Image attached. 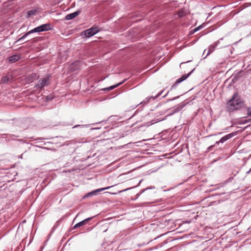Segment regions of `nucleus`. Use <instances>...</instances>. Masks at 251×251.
<instances>
[{"instance_id":"3","label":"nucleus","mask_w":251,"mask_h":251,"mask_svg":"<svg viewBox=\"0 0 251 251\" xmlns=\"http://www.w3.org/2000/svg\"><path fill=\"white\" fill-rule=\"evenodd\" d=\"M98 32L97 27H91L83 31L84 35L86 37H90Z\"/></svg>"},{"instance_id":"9","label":"nucleus","mask_w":251,"mask_h":251,"mask_svg":"<svg viewBox=\"0 0 251 251\" xmlns=\"http://www.w3.org/2000/svg\"><path fill=\"white\" fill-rule=\"evenodd\" d=\"M20 59V56L17 54H15L11 56L9 58V60L10 62L14 63Z\"/></svg>"},{"instance_id":"22","label":"nucleus","mask_w":251,"mask_h":251,"mask_svg":"<svg viewBox=\"0 0 251 251\" xmlns=\"http://www.w3.org/2000/svg\"><path fill=\"white\" fill-rule=\"evenodd\" d=\"M168 93H167L166 95H165V96H164V97H165L168 95Z\"/></svg>"},{"instance_id":"13","label":"nucleus","mask_w":251,"mask_h":251,"mask_svg":"<svg viewBox=\"0 0 251 251\" xmlns=\"http://www.w3.org/2000/svg\"><path fill=\"white\" fill-rule=\"evenodd\" d=\"M217 45H211L210 46L209 48H208V51H207V55H209L211 52H212L214 50V49L215 48V47Z\"/></svg>"},{"instance_id":"8","label":"nucleus","mask_w":251,"mask_h":251,"mask_svg":"<svg viewBox=\"0 0 251 251\" xmlns=\"http://www.w3.org/2000/svg\"><path fill=\"white\" fill-rule=\"evenodd\" d=\"M92 218H93V217L88 218H87V219L83 220L81 222L78 223L77 224H75L74 226V228H76L77 227H80V226H82L85 225L88 221L91 220Z\"/></svg>"},{"instance_id":"24","label":"nucleus","mask_w":251,"mask_h":251,"mask_svg":"<svg viewBox=\"0 0 251 251\" xmlns=\"http://www.w3.org/2000/svg\"><path fill=\"white\" fill-rule=\"evenodd\" d=\"M250 171H251V168L250 169V171L248 172H249Z\"/></svg>"},{"instance_id":"4","label":"nucleus","mask_w":251,"mask_h":251,"mask_svg":"<svg viewBox=\"0 0 251 251\" xmlns=\"http://www.w3.org/2000/svg\"><path fill=\"white\" fill-rule=\"evenodd\" d=\"M49 84V78H44L41 79L38 81V83L36 85V87L40 89L46 86Z\"/></svg>"},{"instance_id":"23","label":"nucleus","mask_w":251,"mask_h":251,"mask_svg":"<svg viewBox=\"0 0 251 251\" xmlns=\"http://www.w3.org/2000/svg\"><path fill=\"white\" fill-rule=\"evenodd\" d=\"M183 63V62L181 63H180V65H181V64H182Z\"/></svg>"},{"instance_id":"20","label":"nucleus","mask_w":251,"mask_h":251,"mask_svg":"<svg viewBox=\"0 0 251 251\" xmlns=\"http://www.w3.org/2000/svg\"><path fill=\"white\" fill-rule=\"evenodd\" d=\"M178 15H179V17H182V16H183V13L182 12H179L178 13Z\"/></svg>"},{"instance_id":"18","label":"nucleus","mask_w":251,"mask_h":251,"mask_svg":"<svg viewBox=\"0 0 251 251\" xmlns=\"http://www.w3.org/2000/svg\"><path fill=\"white\" fill-rule=\"evenodd\" d=\"M162 92H163V91H161L159 93H158V94L155 97H151V98H152L153 99H155L157 98V97H158L159 96H160L162 94Z\"/></svg>"},{"instance_id":"5","label":"nucleus","mask_w":251,"mask_h":251,"mask_svg":"<svg viewBox=\"0 0 251 251\" xmlns=\"http://www.w3.org/2000/svg\"><path fill=\"white\" fill-rule=\"evenodd\" d=\"M193 71H194V70H193L189 73H188L186 75H184L183 76H182L181 77L178 78L176 80V82L172 86L171 89H172L175 88L178 84H179V83L181 82L182 81L185 80L187 78H188L190 76V75H191V74L192 73V72Z\"/></svg>"},{"instance_id":"17","label":"nucleus","mask_w":251,"mask_h":251,"mask_svg":"<svg viewBox=\"0 0 251 251\" xmlns=\"http://www.w3.org/2000/svg\"><path fill=\"white\" fill-rule=\"evenodd\" d=\"M202 28V25H200L196 28H195L193 30L194 31L193 32V33L196 32V31H197L198 30H199L200 29H201V28Z\"/></svg>"},{"instance_id":"1","label":"nucleus","mask_w":251,"mask_h":251,"mask_svg":"<svg viewBox=\"0 0 251 251\" xmlns=\"http://www.w3.org/2000/svg\"><path fill=\"white\" fill-rule=\"evenodd\" d=\"M243 105V102L237 93H235L231 100L226 104L227 108L229 111L238 109Z\"/></svg>"},{"instance_id":"10","label":"nucleus","mask_w":251,"mask_h":251,"mask_svg":"<svg viewBox=\"0 0 251 251\" xmlns=\"http://www.w3.org/2000/svg\"><path fill=\"white\" fill-rule=\"evenodd\" d=\"M110 188V187H105V188H100V189H98L88 194V195L89 196H92V195H96L98 192H101L102 191H103L104 190H106V189H108Z\"/></svg>"},{"instance_id":"6","label":"nucleus","mask_w":251,"mask_h":251,"mask_svg":"<svg viewBox=\"0 0 251 251\" xmlns=\"http://www.w3.org/2000/svg\"><path fill=\"white\" fill-rule=\"evenodd\" d=\"M237 134V132H232V133H231L230 134H227L226 135V136L223 137L218 142H216V144H219V143H224L225 141H226V140L230 139L231 138H232V137H233L234 136L236 135Z\"/></svg>"},{"instance_id":"2","label":"nucleus","mask_w":251,"mask_h":251,"mask_svg":"<svg viewBox=\"0 0 251 251\" xmlns=\"http://www.w3.org/2000/svg\"><path fill=\"white\" fill-rule=\"evenodd\" d=\"M50 29V25L49 24H46L42 25L37 27L34 28V29L30 30V32L34 33V32H40L45 31H48Z\"/></svg>"},{"instance_id":"19","label":"nucleus","mask_w":251,"mask_h":251,"mask_svg":"<svg viewBox=\"0 0 251 251\" xmlns=\"http://www.w3.org/2000/svg\"><path fill=\"white\" fill-rule=\"evenodd\" d=\"M247 114L248 115H251V108H248L247 110Z\"/></svg>"},{"instance_id":"15","label":"nucleus","mask_w":251,"mask_h":251,"mask_svg":"<svg viewBox=\"0 0 251 251\" xmlns=\"http://www.w3.org/2000/svg\"><path fill=\"white\" fill-rule=\"evenodd\" d=\"M32 33V32H30V30L26 32L25 34L23 36H22L19 40V41H21L25 38H26L28 35Z\"/></svg>"},{"instance_id":"7","label":"nucleus","mask_w":251,"mask_h":251,"mask_svg":"<svg viewBox=\"0 0 251 251\" xmlns=\"http://www.w3.org/2000/svg\"><path fill=\"white\" fill-rule=\"evenodd\" d=\"M80 11H76L74 13L68 14L65 17L66 20H70L74 19L80 14Z\"/></svg>"},{"instance_id":"16","label":"nucleus","mask_w":251,"mask_h":251,"mask_svg":"<svg viewBox=\"0 0 251 251\" xmlns=\"http://www.w3.org/2000/svg\"><path fill=\"white\" fill-rule=\"evenodd\" d=\"M149 189H150V188H146V189H144L142 190L140 193H138L136 195V198H137L141 194L144 193L146 190Z\"/></svg>"},{"instance_id":"14","label":"nucleus","mask_w":251,"mask_h":251,"mask_svg":"<svg viewBox=\"0 0 251 251\" xmlns=\"http://www.w3.org/2000/svg\"><path fill=\"white\" fill-rule=\"evenodd\" d=\"M9 80V77L7 76H4L2 77L1 82V83H4L8 82Z\"/></svg>"},{"instance_id":"12","label":"nucleus","mask_w":251,"mask_h":251,"mask_svg":"<svg viewBox=\"0 0 251 251\" xmlns=\"http://www.w3.org/2000/svg\"><path fill=\"white\" fill-rule=\"evenodd\" d=\"M36 10H35V9L28 11L27 12V18L30 17V16L34 15L36 13Z\"/></svg>"},{"instance_id":"21","label":"nucleus","mask_w":251,"mask_h":251,"mask_svg":"<svg viewBox=\"0 0 251 251\" xmlns=\"http://www.w3.org/2000/svg\"><path fill=\"white\" fill-rule=\"evenodd\" d=\"M182 108V106H180L177 107V111H179V110H180Z\"/></svg>"},{"instance_id":"11","label":"nucleus","mask_w":251,"mask_h":251,"mask_svg":"<svg viewBox=\"0 0 251 251\" xmlns=\"http://www.w3.org/2000/svg\"><path fill=\"white\" fill-rule=\"evenodd\" d=\"M125 80H124V81H123L121 82L118 83L117 84L111 86L109 87L106 88L104 89V90H107V91L112 90L115 89V88L117 87L119 85L122 84L125 82Z\"/></svg>"}]
</instances>
